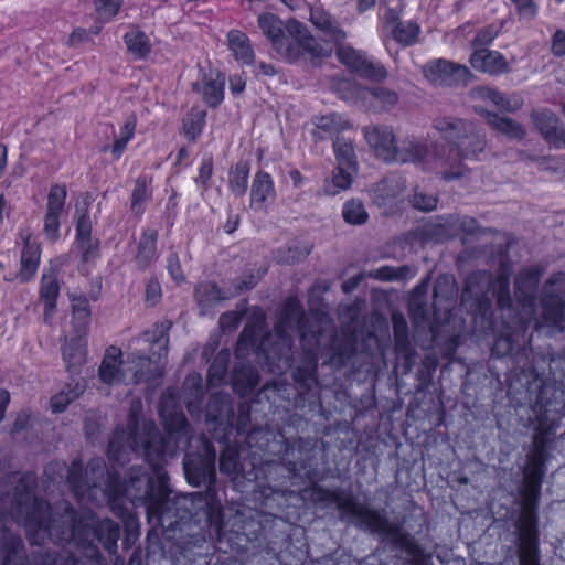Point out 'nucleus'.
Masks as SVG:
<instances>
[{"mask_svg": "<svg viewBox=\"0 0 565 565\" xmlns=\"http://www.w3.org/2000/svg\"><path fill=\"white\" fill-rule=\"evenodd\" d=\"M177 454H160L146 459L151 466L156 480L150 478L141 467H132L128 479L121 481L115 471H106L103 459L94 458L89 461L85 475L82 472V463L74 460L67 469V483L75 498L81 503L92 502L110 504L114 512L122 514V501L128 499L134 505L146 507L148 521L154 526H163L166 522L172 524L171 519L175 502L170 498L167 484V473L162 469L166 457Z\"/></svg>", "mask_w": 565, "mask_h": 565, "instance_id": "nucleus-1", "label": "nucleus"}, {"mask_svg": "<svg viewBox=\"0 0 565 565\" xmlns=\"http://www.w3.org/2000/svg\"><path fill=\"white\" fill-rule=\"evenodd\" d=\"M142 403L132 399L126 429L117 428L108 445V459L118 465L129 460L132 452H142L150 460L160 454H177L189 446L190 426L173 391L168 390L160 399L159 414L166 435L152 420L141 418Z\"/></svg>", "mask_w": 565, "mask_h": 565, "instance_id": "nucleus-2", "label": "nucleus"}, {"mask_svg": "<svg viewBox=\"0 0 565 565\" xmlns=\"http://www.w3.org/2000/svg\"><path fill=\"white\" fill-rule=\"evenodd\" d=\"M310 497L316 503L326 505L335 504L339 510L355 518L358 525L365 530L392 536L394 543L405 551L414 562L422 563L424 561L423 548L415 539L411 534L391 524L380 511L356 502L352 495L347 494L340 489L329 490L320 486H315L310 490Z\"/></svg>", "mask_w": 565, "mask_h": 565, "instance_id": "nucleus-3", "label": "nucleus"}, {"mask_svg": "<svg viewBox=\"0 0 565 565\" xmlns=\"http://www.w3.org/2000/svg\"><path fill=\"white\" fill-rule=\"evenodd\" d=\"M257 26L270 42L275 52L288 62H296L305 54L324 58L332 54V47L320 43L308 28L296 19L282 21L271 12L257 17Z\"/></svg>", "mask_w": 565, "mask_h": 565, "instance_id": "nucleus-4", "label": "nucleus"}, {"mask_svg": "<svg viewBox=\"0 0 565 565\" xmlns=\"http://www.w3.org/2000/svg\"><path fill=\"white\" fill-rule=\"evenodd\" d=\"M306 323L307 319L301 303L297 298H289L276 323V334L281 341V348L277 350L279 360L285 359L286 363L289 364L291 335L295 331L299 332L305 351V360L302 364L297 366L294 371V377L297 382L309 384L316 381L318 337L313 332L309 334Z\"/></svg>", "mask_w": 565, "mask_h": 565, "instance_id": "nucleus-5", "label": "nucleus"}, {"mask_svg": "<svg viewBox=\"0 0 565 565\" xmlns=\"http://www.w3.org/2000/svg\"><path fill=\"white\" fill-rule=\"evenodd\" d=\"M391 162L414 163L423 171L434 172L447 182L465 179L470 173V170L460 161H454L437 148L430 152L426 143L415 138L402 140Z\"/></svg>", "mask_w": 565, "mask_h": 565, "instance_id": "nucleus-6", "label": "nucleus"}, {"mask_svg": "<svg viewBox=\"0 0 565 565\" xmlns=\"http://www.w3.org/2000/svg\"><path fill=\"white\" fill-rule=\"evenodd\" d=\"M433 127L437 130L447 146L436 147L439 152H446L454 161L476 157L486 148L483 131L472 121L444 116L434 119Z\"/></svg>", "mask_w": 565, "mask_h": 565, "instance_id": "nucleus-7", "label": "nucleus"}, {"mask_svg": "<svg viewBox=\"0 0 565 565\" xmlns=\"http://www.w3.org/2000/svg\"><path fill=\"white\" fill-rule=\"evenodd\" d=\"M510 274L511 268L507 264H501L495 278L487 271H478L467 278L466 287L462 291V300L473 299L480 306H490V294L497 298V305L500 309L512 311V299L510 295Z\"/></svg>", "mask_w": 565, "mask_h": 565, "instance_id": "nucleus-8", "label": "nucleus"}, {"mask_svg": "<svg viewBox=\"0 0 565 565\" xmlns=\"http://www.w3.org/2000/svg\"><path fill=\"white\" fill-rule=\"evenodd\" d=\"M544 273L543 266L531 265L523 268L514 279V298L518 303L514 319L520 329H526L532 321H535V328L540 329L536 319V291Z\"/></svg>", "mask_w": 565, "mask_h": 565, "instance_id": "nucleus-9", "label": "nucleus"}, {"mask_svg": "<svg viewBox=\"0 0 565 565\" xmlns=\"http://www.w3.org/2000/svg\"><path fill=\"white\" fill-rule=\"evenodd\" d=\"M540 498L522 497V513L518 521L520 565H540L537 515Z\"/></svg>", "mask_w": 565, "mask_h": 565, "instance_id": "nucleus-10", "label": "nucleus"}, {"mask_svg": "<svg viewBox=\"0 0 565 565\" xmlns=\"http://www.w3.org/2000/svg\"><path fill=\"white\" fill-rule=\"evenodd\" d=\"M425 79L437 87L466 86L471 81L470 70L446 58H434L422 66Z\"/></svg>", "mask_w": 565, "mask_h": 565, "instance_id": "nucleus-11", "label": "nucleus"}, {"mask_svg": "<svg viewBox=\"0 0 565 565\" xmlns=\"http://www.w3.org/2000/svg\"><path fill=\"white\" fill-rule=\"evenodd\" d=\"M198 440H201L202 451L184 456V473L189 483L196 487L207 483L210 487L215 481L216 452L213 445L205 437L202 436Z\"/></svg>", "mask_w": 565, "mask_h": 565, "instance_id": "nucleus-12", "label": "nucleus"}, {"mask_svg": "<svg viewBox=\"0 0 565 565\" xmlns=\"http://www.w3.org/2000/svg\"><path fill=\"white\" fill-rule=\"evenodd\" d=\"M545 438L535 436L534 447L527 455L521 497H541L542 480L545 475Z\"/></svg>", "mask_w": 565, "mask_h": 565, "instance_id": "nucleus-13", "label": "nucleus"}, {"mask_svg": "<svg viewBox=\"0 0 565 565\" xmlns=\"http://www.w3.org/2000/svg\"><path fill=\"white\" fill-rule=\"evenodd\" d=\"M335 55L340 63L362 77L372 81H383L387 77V72L381 63L373 62L364 52L345 44V42L337 45Z\"/></svg>", "mask_w": 565, "mask_h": 565, "instance_id": "nucleus-14", "label": "nucleus"}, {"mask_svg": "<svg viewBox=\"0 0 565 565\" xmlns=\"http://www.w3.org/2000/svg\"><path fill=\"white\" fill-rule=\"evenodd\" d=\"M565 286V275L556 273L550 276L541 299L543 319L546 326L557 327L563 319L565 306L562 300V288Z\"/></svg>", "mask_w": 565, "mask_h": 565, "instance_id": "nucleus-15", "label": "nucleus"}, {"mask_svg": "<svg viewBox=\"0 0 565 565\" xmlns=\"http://www.w3.org/2000/svg\"><path fill=\"white\" fill-rule=\"evenodd\" d=\"M67 190L65 184L56 183L50 188L45 207L43 233L51 242L60 237L61 216L63 214Z\"/></svg>", "mask_w": 565, "mask_h": 565, "instance_id": "nucleus-16", "label": "nucleus"}, {"mask_svg": "<svg viewBox=\"0 0 565 565\" xmlns=\"http://www.w3.org/2000/svg\"><path fill=\"white\" fill-rule=\"evenodd\" d=\"M87 334L88 332H81L78 329H72L70 334L64 339L61 351L66 371L70 374H79L82 367L87 362Z\"/></svg>", "mask_w": 565, "mask_h": 565, "instance_id": "nucleus-17", "label": "nucleus"}, {"mask_svg": "<svg viewBox=\"0 0 565 565\" xmlns=\"http://www.w3.org/2000/svg\"><path fill=\"white\" fill-rule=\"evenodd\" d=\"M362 131L366 143L376 157L386 162H391L394 159L395 149L398 143L392 127L376 124L365 126Z\"/></svg>", "mask_w": 565, "mask_h": 565, "instance_id": "nucleus-18", "label": "nucleus"}, {"mask_svg": "<svg viewBox=\"0 0 565 565\" xmlns=\"http://www.w3.org/2000/svg\"><path fill=\"white\" fill-rule=\"evenodd\" d=\"M309 21L321 34L326 43L337 46L345 42L348 38L347 31L342 28L340 21L329 11L322 8H312L310 10Z\"/></svg>", "mask_w": 565, "mask_h": 565, "instance_id": "nucleus-19", "label": "nucleus"}, {"mask_svg": "<svg viewBox=\"0 0 565 565\" xmlns=\"http://www.w3.org/2000/svg\"><path fill=\"white\" fill-rule=\"evenodd\" d=\"M58 266L51 265L43 269L41 285H40V299L44 306L43 320L45 323H51L52 317L56 310V300L60 295L58 284Z\"/></svg>", "mask_w": 565, "mask_h": 565, "instance_id": "nucleus-20", "label": "nucleus"}, {"mask_svg": "<svg viewBox=\"0 0 565 565\" xmlns=\"http://www.w3.org/2000/svg\"><path fill=\"white\" fill-rule=\"evenodd\" d=\"M350 88V95H343L344 99H351L354 96L370 100L372 107L380 110H388L398 103V95L396 92L383 86L372 88L361 87L354 84H347Z\"/></svg>", "mask_w": 565, "mask_h": 565, "instance_id": "nucleus-21", "label": "nucleus"}, {"mask_svg": "<svg viewBox=\"0 0 565 565\" xmlns=\"http://www.w3.org/2000/svg\"><path fill=\"white\" fill-rule=\"evenodd\" d=\"M532 119L546 141L557 148H565V126L553 111L548 109L534 111Z\"/></svg>", "mask_w": 565, "mask_h": 565, "instance_id": "nucleus-22", "label": "nucleus"}, {"mask_svg": "<svg viewBox=\"0 0 565 565\" xmlns=\"http://www.w3.org/2000/svg\"><path fill=\"white\" fill-rule=\"evenodd\" d=\"M470 65L478 72L488 75H501L510 72V65L499 51L476 49L469 58Z\"/></svg>", "mask_w": 565, "mask_h": 565, "instance_id": "nucleus-23", "label": "nucleus"}, {"mask_svg": "<svg viewBox=\"0 0 565 565\" xmlns=\"http://www.w3.org/2000/svg\"><path fill=\"white\" fill-rule=\"evenodd\" d=\"M121 350L116 347H109L104 355L98 370V376L105 384L115 385L121 382L127 384L128 369L124 366L125 360L121 359Z\"/></svg>", "mask_w": 565, "mask_h": 565, "instance_id": "nucleus-24", "label": "nucleus"}, {"mask_svg": "<svg viewBox=\"0 0 565 565\" xmlns=\"http://www.w3.org/2000/svg\"><path fill=\"white\" fill-rule=\"evenodd\" d=\"M21 238L24 241V247L21 254L20 271L18 274L10 273L4 275L3 278L6 281L19 279L21 282H26L38 270L41 255L40 245L30 241L29 233H21Z\"/></svg>", "mask_w": 565, "mask_h": 565, "instance_id": "nucleus-25", "label": "nucleus"}, {"mask_svg": "<svg viewBox=\"0 0 565 565\" xmlns=\"http://www.w3.org/2000/svg\"><path fill=\"white\" fill-rule=\"evenodd\" d=\"M405 190L406 179L398 174H392L371 189V198L376 205L388 206L401 199Z\"/></svg>", "mask_w": 565, "mask_h": 565, "instance_id": "nucleus-26", "label": "nucleus"}, {"mask_svg": "<svg viewBox=\"0 0 565 565\" xmlns=\"http://www.w3.org/2000/svg\"><path fill=\"white\" fill-rule=\"evenodd\" d=\"M275 196L276 192L270 174L258 171L250 186V207L255 211H264L275 200Z\"/></svg>", "mask_w": 565, "mask_h": 565, "instance_id": "nucleus-27", "label": "nucleus"}, {"mask_svg": "<svg viewBox=\"0 0 565 565\" xmlns=\"http://www.w3.org/2000/svg\"><path fill=\"white\" fill-rule=\"evenodd\" d=\"M225 77L218 72L204 75L193 84V89L201 93L204 103L212 108L217 107L224 99Z\"/></svg>", "mask_w": 565, "mask_h": 565, "instance_id": "nucleus-28", "label": "nucleus"}, {"mask_svg": "<svg viewBox=\"0 0 565 565\" xmlns=\"http://www.w3.org/2000/svg\"><path fill=\"white\" fill-rule=\"evenodd\" d=\"M471 95L476 99L490 102L494 106H497L500 110L514 113L519 110L523 105V99L521 96L513 94V95H505L501 92H499L495 88L488 87V86H478L475 87L471 90Z\"/></svg>", "mask_w": 565, "mask_h": 565, "instance_id": "nucleus-29", "label": "nucleus"}, {"mask_svg": "<svg viewBox=\"0 0 565 565\" xmlns=\"http://www.w3.org/2000/svg\"><path fill=\"white\" fill-rule=\"evenodd\" d=\"M76 246L82 252L84 262H89L98 256V242L92 239V220L85 211L76 221Z\"/></svg>", "mask_w": 565, "mask_h": 565, "instance_id": "nucleus-30", "label": "nucleus"}, {"mask_svg": "<svg viewBox=\"0 0 565 565\" xmlns=\"http://www.w3.org/2000/svg\"><path fill=\"white\" fill-rule=\"evenodd\" d=\"M226 44L237 63L247 66L254 64L256 55L246 33L237 29L230 30L226 34Z\"/></svg>", "mask_w": 565, "mask_h": 565, "instance_id": "nucleus-31", "label": "nucleus"}, {"mask_svg": "<svg viewBox=\"0 0 565 565\" xmlns=\"http://www.w3.org/2000/svg\"><path fill=\"white\" fill-rule=\"evenodd\" d=\"M124 366L128 369L127 384H138L154 377L152 362L147 355L130 353L125 360Z\"/></svg>", "mask_w": 565, "mask_h": 565, "instance_id": "nucleus-32", "label": "nucleus"}, {"mask_svg": "<svg viewBox=\"0 0 565 565\" xmlns=\"http://www.w3.org/2000/svg\"><path fill=\"white\" fill-rule=\"evenodd\" d=\"M194 295L202 315L209 313V311L220 301L230 298L228 289L226 291H222L217 285L213 282L199 284L195 287Z\"/></svg>", "mask_w": 565, "mask_h": 565, "instance_id": "nucleus-33", "label": "nucleus"}, {"mask_svg": "<svg viewBox=\"0 0 565 565\" xmlns=\"http://www.w3.org/2000/svg\"><path fill=\"white\" fill-rule=\"evenodd\" d=\"M183 393L189 413L193 416H200L203 399V385L200 374L191 373L185 377Z\"/></svg>", "mask_w": 565, "mask_h": 565, "instance_id": "nucleus-34", "label": "nucleus"}, {"mask_svg": "<svg viewBox=\"0 0 565 565\" xmlns=\"http://www.w3.org/2000/svg\"><path fill=\"white\" fill-rule=\"evenodd\" d=\"M157 241V230L147 228L142 232L136 255V260L139 267L146 268L158 258Z\"/></svg>", "mask_w": 565, "mask_h": 565, "instance_id": "nucleus-35", "label": "nucleus"}, {"mask_svg": "<svg viewBox=\"0 0 565 565\" xmlns=\"http://www.w3.org/2000/svg\"><path fill=\"white\" fill-rule=\"evenodd\" d=\"M358 168H350L347 166H339L333 171L331 182L326 183L324 192L329 195H335L341 191L348 190L352 182L353 177L356 174Z\"/></svg>", "mask_w": 565, "mask_h": 565, "instance_id": "nucleus-36", "label": "nucleus"}, {"mask_svg": "<svg viewBox=\"0 0 565 565\" xmlns=\"http://www.w3.org/2000/svg\"><path fill=\"white\" fill-rule=\"evenodd\" d=\"M72 329H78L81 332H88L90 321V310L88 300L85 296H72Z\"/></svg>", "mask_w": 565, "mask_h": 565, "instance_id": "nucleus-37", "label": "nucleus"}, {"mask_svg": "<svg viewBox=\"0 0 565 565\" xmlns=\"http://www.w3.org/2000/svg\"><path fill=\"white\" fill-rule=\"evenodd\" d=\"M234 415L231 397L226 394H212L207 404L206 417L209 420L222 422Z\"/></svg>", "mask_w": 565, "mask_h": 565, "instance_id": "nucleus-38", "label": "nucleus"}, {"mask_svg": "<svg viewBox=\"0 0 565 565\" xmlns=\"http://www.w3.org/2000/svg\"><path fill=\"white\" fill-rule=\"evenodd\" d=\"M488 121L493 129L509 138L522 139L525 136V129L523 126L511 118L488 113Z\"/></svg>", "mask_w": 565, "mask_h": 565, "instance_id": "nucleus-39", "label": "nucleus"}, {"mask_svg": "<svg viewBox=\"0 0 565 565\" xmlns=\"http://www.w3.org/2000/svg\"><path fill=\"white\" fill-rule=\"evenodd\" d=\"M170 328V321H162L142 333V338L146 342H149L153 345H159V359H161V356H166L168 353V331Z\"/></svg>", "mask_w": 565, "mask_h": 565, "instance_id": "nucleus-40", "label": "nucleus"}, {"mask_svg": "<svg viewBox=\"0 0 565 565\" xmlns=\"http://www.w3.org/2000/svg\"><path fill=\"white\" fill-rule=\"evenodd\" d=\"M84 392V385L78 381L68 383L58 394L51 398V408L53 413H62L67 405L76 399Z\"/></svg>", "mask_w": 565, "mask_h": 565, "instance_id": "nucleus-41", "label": "nucleus"}, {"mask_svg": "<svg viewBox=\"0 0 565 565\" xmlns=\"http://www.w3.org/2000/svg\"><path fill=\"white\" fill-rule=\"evenodd\" d=\"M127 50L137 58H143L150 53L148 36L138 29H132L125 34Z\"/></svg>", "mask_w": 565, "mask_h": 565, "instance_id": "nucleus-42", "label": "nucleus"}, {"mask_svg": "<svg viewBox=\"0 0 565 565\" xmlns=\"http://www.w3.org/2000/svg\"><path fill=\"white\" fill-rule=\"evenodd\" d=\"M230 356V351L226 349L217 353L207 372V383L210 386H218L224 382L227 374Z\"/></svg>", "mask_w": 565, "mask_h": 565, "instance_id": "nucleus-43", "label": "nucleus"}, {"mask_svg": "<svg viewBox=\"0 0 565 565\" xmlns=\"http://www.w3.org/2000/svg\"><path fill=\"white\" fill-rule=\"evenodd\" d=\"M392 36L404 46L416 43L419 35V26L413 21H398L391 28Z\"/></svg>", "mask_w": 565, "mask_h": 565, "instance_id": "nucleus-44", "label": "nucleus"}, {"mask_svg": "<svg viewBox=\"0 0 565 565\" xmlns=\"http://www.w3.org/2000/svg\"><path fill=\"white\" fill-rule=\"evenodd\" d=\"M333 150L337 164L358 168L356 154L352 141L343 137H337L333 141Z\"/></svg>", "mask_w": 565, "mask_h": 565, "instance_id": "nucleus-45", "label": "nucleus"}, {"mask_svg": "<svg viewBox=\"0 0 565 565\" xmlns=\"http://www.w3.org/2000/svg\"><path fill=\"white\" fill-rule=\"evenodd\" d=\"M315 126L318 130H321L330 136L338 135L339 132L347 130L351 127V124L342 115L329 114L320 116L316 119Z\"/></svg>", "mask_w": 565, "mask_h": 565, "instance_id": "nucleus-46", "label": "nucleus"}, {"mask_svg": "<svg viewBox=\"0 0 565 565\" xmlns=\"http://www.w3.org/2000/svg\"><path fill=\"white\" fill-rule=\"evenodd\" d=\"M249 178V164L246 161H239L235 164V167L230 171V188L232 192L242 196L245 194L247 190Z\"/></svg>", "mask_w": 565, "mask_h": 565, "instance_id": "nucleus-47", "label": "nucleus"}, {"mask_svg": "<svg viewBox=\"0 0 565 565\" xmlns=\"http://www.w3.org/2000/svg\"><path fill=\"white\" fill-rule=\"evenodd\" d=\"M151 191L149 190L146 177H139L136 180L135 189L131 194V210L135 214L140 215L145 211V204L150 200Z\"/></svg>", "mask_w": 565, "mask_h": 565, "instance_id": "nucleus-48", "label": "nucleus"}, {"mask_svg": "<svg viewBox=\"0 0 565 565\" xmlns=\"http://www.w3.org/2000/svg\"><path fill=\"white\" fill-rule=\"evenodd\" d=\"M344 221L352 225H360L367 221L369 214L360 200H349L342 209Z\"/></svg>", "mask_w": 565, "mask_h": 565, "instance_id": "nucleus-49", "label": "nucleus"}, {"mask_svg": "<svg viewBox=\"0 0 565 565\" xmlns=\"http://www.w3.org/2000/svg\"><path fill=\"white\" fill-rule=\"evenodd\" d=\"M206 113L201 109H194L183 120L184 135L190 141H194L202 132L205 124Z\"/></svg>", "mask_w": 565, "mask_h": 565, "instance_id": "nucleus-50", "label": "nucleus"}, {"mask_svg": "<svg viewBox=\"0 0 565 565\" xmlns=\"http://www.w3.org/2000/svg\"><path fill=\"white\" fill-rule=\"evenodd\" d=\"M220 470L230 477L238 475V452L236 449L227 447L220 457Z\"/></svg>", "mask_w": 565, "mask_h": 565, "instance_id": "nucleus-51", "label": "nucleus"}, {"mask_svg": "<svg viewBox=\"0 0 565 565\" xmlns=\"http://www.w3.org/2000/svg\"><path fill=\"white\" fill-rule=\"evenodd\" d=\"M234 386L242 391H253L257 386V375L250 367L236 370L234 373Z\"/></svg>", "mask_w": 565, "mask_h": 565, "instance_id": "nucleus-52", "label": "nucleus"}, {"mask_svg": "<svg viewBox=\"0 0 565 565\" xmlns=\"http://www.w3.org/2000/svg\"><path fill=\"white\" fill-rule=\"evenodd\" d=\"M122 0H96L95 10L103 22L110 21L119 11Z\"/></svg>", "mask_w": 565, "mask_h": 565, "instance_id": "nucleus-53", "label": "nucleus"}, {"mask_svg": "<svg viewBox=\"0 0 565 565\" xmlns=\"http://www.w3.org/2000/svg\"><path fill=\"white\" fill-rule=\"evenodd\" d=\"M135 128H136V125H135V121L132 120H128L120 129V134L118 137H116L115 141H114V146L111 148V152L116 157V158H119L128 141L132 138L134 136V132H135Z\"/></svg>", "mask_w": 565, "mask_h": 565, "instance_id": "nucleus-54", "label": "nucleus"}, {"mask_svg": "<svg viewBox=\"0 0 565 565\" xmlns=\"http://www.w3.org/2000/svg\"><path fill=\"white\" fill-rule=\"evenodd\" d=\"M438 199L434 194H427L426 192L416 189L412 199L411 203L414 209L423 211V212H430L436 209Z\"/></svg>", "mask_w": 565, "mask_h": 565, "instance_id": "nucleus-55", "label": "nucleus"}, {"mask_svg": "<svg viewBox=\"0 0 565 565\" xmlns=\"http://www.w3.org/2000/svg\"><path fill=\"white\" fill-rule=\"evenodd\" d=\"M411 316L413 319V322L416 327V329H428L431 340H434V328L428 321L427 312L425 308H423L420 305L416 303V300H412L411 306Z\"/></svg>", "mask_w": 565, "mask_h": 565, "instance_id": "nucleus-56", "label": "nucleus"}, {"mask_svg": "<svg viewBox=\"0 0 565 565\" xmlns=\"http://www.w3.org/2000/svg\"><path fill=\"white\" fill-rule=\"evenodd\" d=\"M499 34V28L495 25H487L480 29L472 41L473 50L487 49Z\"/></svg>", "mask_w": 565, "mask_h": 565, "instance_id": "nucleus-57", "label": "nucleus"}, {"mask_svg": "<svg viewBox=\"0 0 565 565\" xmlns=\"http://www.w3.org/2000/svg\"><path fill=\"white\" fill-rule=\"evenodd\" d=\"M514 6L519 19L533 20L537 14V4L534 0H510Z\"/></svg>", "mask_w": 565, "mask_h": 565, "instance_id": "nucleus-58", "label": "nucleus"}, {"mask_svg": "<svg viewBox=\"0 0 565 565\" xmlns=\"http://www.w3.org/2000/svg\"><path fill=\"white\" fill-rule=\"evenodd\" d=\"M354 353V347L352 343L344 344L343 347L339 348L337 352H334L330 359V364L335 367L340 369L350 361Z\"/></svg>", "mask_w": 565, "mask_h": 565, "instance_id": "nucleus-59", "label": "nucleus"}, {"mask_svg": "<svg viewBox=\"0 0 565 565\" xmlns=\"http://www.w3.org/2000/svg\"><path fill=\"white\" fill-rule=\"evenodd\" d=\"M213 172V161L211 157H205L202 159L200 169H199V175L195 179V182L199 186H201L203 190H206L209 188V181L211 180Z\"/></svg>", "mask_w": 565, "mask_h": 565, "instance_id": "nucleus-60", "label": "nucleus"}, {"mask_svg": "<svg viewBox=\"0 0 565 565\" xmlns=\"http://www.w3.org/2000/svg\"><path fill=\"white\" fill-rule=\"evenodd\" d=\"M167 269L171 278L181 284L185 280V275L181 268L180 259L175 253H170L167 257Z\"/></svg>", "mask_w": 565, "mask_h": 565, "instance_id": "nucleus-61", "label": "nucleus"}, {"mask_svg": "<svg viewBox=\"0 0 565 565\" xmlns=\"http://www.w3.org/2000/svg\"><path fill=\"white\" fill-rule=\"evenodd\" d=\"M262 275L259 271L256 274H249L248 277H244L239 280V282L232 289H228V297H236L242 291L248 290L250 288H254L257 282L259 281Z\"/></svg>", "mask_w": 565, "mask_h": 565, "instance_id": "nucleus-62", "label": "nucleus"}, {"mask_svg": "<svg viewBox=\"0 0 565 565\" xmlns=\"http://www.w3.org/2000/svg\"><path fill=\"white\" fill-rule=\"evenodd\" d=\"M512 350V340L509 337H499L492 347V354L497 356H504L510 354Z\"/></svg>", "mask_w": 565, "mask_h": 565, "instance_id": "nucleus-63", "label": "nucleus"}, {"mask_svg": "<svg viewBox=\"0 0 565 565\" xmlns=\"http://www.w3.org/2000/svg\"><path fill=\"white\" fill-rule=\"evenodd\" d=\"M395 340V350L397 353L403 354L406 359L411 358V342L408 338V332L402 334H394Z\"/></svg>", "mask_w": 565, "mask_h": 565, "instance_id": "nucleus-64", "label": "nucleus"}]
</instances>
